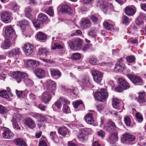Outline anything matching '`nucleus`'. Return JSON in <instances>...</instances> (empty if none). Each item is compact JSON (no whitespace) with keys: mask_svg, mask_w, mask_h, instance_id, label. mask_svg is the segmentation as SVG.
I'll list each match as a JSON object with an SVG mask.
<instances>
[{"mask_svg":"<svg viewBox=\"0 0 146 146\" xmlns=\"http://www.w3.org/2000/svg\"><path fill=\"white\" fill-rule=\"evenodd\" d=\"M46 84L47 90L42 94L41 97L42 101L45 104L48 103L51 100L52 93L53 95H55L56 89V83L50 80L47 81Z\"/></svg>","mask_w":146,"mask_h":146,"instance_id":"1","label":"nucleus"},{"mask_svg":"<svg viewBox=\"0 0 146 146\" xmlns=\"http://www.w3.org/2000/svg\"><path fill=\"white\" fill-rule=\"evenodd\" d=\"M13 78L16 79L18 83H20L22 81V78H24V81L26 84L28 86H31L34 84L33 81L27 78L28 75L24 72H21L19 71L13 72Z\"/></svg>","mask_w":146,"mask_h":146,"instance_id":"2","label":"nucleus"},{"mask_svg":"<svg viewBox=\"0 0 146 146\" xmlns=\"http://www.w3.org/2000/svg\"><path fill=\"white\" fill-rule=\"evenodd\" d=\"M107 90L104 89H101L100 91L97 92L94 95V97L97 100L104 102L108 97Z\"/></svg>","mask_w":146,"mask_h":146,"instance_id":"3","label":"nucleus"},{"mask_svg":"<svg viewBox=\"0 0 146 146\" xmlns=\"http://www.w3.org/2000/svg\"><path fill=\"white\" fill-rule=\"evenodd\" d=\"M93 132L91 128H85L81 129H80L78 137L81 141L85 140L87 139L88 135L92 134Z\"/></svg>","mask_w":146,"mask_h":146,"instance_id":"4","label":"nucleus"},{"mask_svg":"<svg viewBox=\"0 0 146 146\" xmlns=\"http://www.w3.org/2000/svg\"><path fill=\"white\" fill-rule=\"evenodd\" d=\"M68 44L72 49L76 50L81 48L82 45V40L79 38H76L74 39L72 42L69 41Z\"/></svg>","mask_w":146,"mask_h":146,"instance_id":"5","label":"nucleus"},{"mask_svg":"<svg viewBox=\"0 0 146 146\" xmlns=\"http://www.w3.org/2000/svg\"><path fill=\"white\" fill-rule=\"evenodd\" d=\"M5 36L8 38H13L14 40L17 37V36L11 26L7 27L5 28Z\"/></svg>","mask_w":146,"mask_h":146,"instance_id":"6","label":"nucleus"},{"mask_svg":"<svg viewBox=\"0 0 146 146\" xmlns=\"http://www.w3.org/2000/svg\"><path fill=\"white\" fill-rule=\"evenodd\" d=\"M94 81L97 83H99L102 81L103 74V73L98 70H93L92 72Z\"/></svg>","mask_w":146,"mask_h":146,"instance_id":"7","label":"nucleus"},{"mask_svg":"<svg viewBox=\"0 0 146 146\" xmlns=\"http://www.w3.org/2000/svg\"><path fill=\"white\" fill-rule=\"evenodd\" d=\"M135 139V137L128 133H126L123 135L122 141L125 144H129L133 141Z\"/></svg>","mask_w":146,"mask_h":146,"instance_id":"8","label":"nucleus"},{"mask_svg":"<svg viewBox=\"0 0 146 146\" xmlns=\"http://www.w3.org/2000/svg\"><path fill=\"white\" fill-rule=\"evenodd\" d=\"M3 132L2 133V136L5 139H11L14 136L13 133L9 129L3 127L2 129Z\"/></svg>","mask_w":146,"mask_h":146,"instance_id":"9","label":"nucleus"},{"mask_svg":"<svg viewBox=\"0 0 146 146\" xmlns=\"http://www.w3.org/2000/svg\"><path fill=\"white\" fill-rule=\"evenodd\" d=\"M82 87L87 86L90 88H93L94 86L91 83L89 78L88 77L84 76L81 78V81L79 83Z\"/></svg>","mask_w":146,"mask_h":146,"instance_id":"10","label":"nucleus"},{"mask_svg":"<svg viewBox=\"0 0 146 146\" xmlns=\"http://www.w3.org/2000/svg\"><path fill=\"white\" fill-rule=\"evenodd\" d=\"M93 113H87L84 117V119L86 123L89 125H93L94 123V116L95 114V112L93 111Z\"/></svg>","mask_w":146,"mask_h":146,"instance_id":"11","label":"nucleus"},{"mask_svg":"<svg viewBox=\"0 0 146 146\" xmlns=\"http://www.w3.org/2000/svg\"><path fill=\"white\" fill-rule=\"evenodd\" d=\"M11 14L8 11L3 12L1 15V19L5 23H8L10 22Z\"/></svg>","mask_w":146,"mask_h":146,"instance_id":"12","label":"nucleus"},{"mask_svg":"<svg viewBox=\"0 0 146 146\" xmlns=\"http://www.w3.org/2000/svg\"><path fill=\"white\" fill-rule=\"evenodd\" d=\"M19 119V115L17 114L13 116L11 120L13 128L16 130L21 129V127L18 122Z\"/></svg>","mask_w":146,"mask_h":146,"instance_id":"13","label":"nucleus"},{"mask_svg":"<svg viewBox=\"0 0 146 146\" xmlns=\"http://www.w3.org/2000/svg\"><path fill=\"white\" fill-rule=\"evenodd\" d=\"M80 25L83 29H87L91 26V23L89 19L83 18L80 21Z\"/></svg>","mask_w":146,"mask_h":146,"instance_id":"14","label":"nucleus"},{"mask_svg":"<svg viewBox=\"0 0 146 146\" xmlns=\"http://www.w3.org/2000/svg\"><path fill=\"white\" fill-rule=\"evenodd\" d=\"M24 124L28 127L33 129L36 126L35 122L31 118H27L23 120Z\"/></svg>","mask_w":146,"mask_h":146,"instance_id":"15","label":"nucleus"},{"mask_svg":"<svg viewBox=\"0 0 146 146\" xmlns=\"http://www.w3.org/2000/svg\"><path fill=\"white\" fill-rule=\"evenodd\" d=\"M33 46L32 45L26 44L24 45L23 48V50L25 54L29 55L33 52Z\"/></svg>","mask_w":146,"mask_h":146,"instance_id":"16","label":"nucleus"},{"mask_svg":"<svg viewBox=\"0 0 146 146\" xmlns=\"http://www.w3.org/2000/svg\"><path fill=\"white\" fill-rule=\"evenodd\" d=\"M110 144H113L118 141L117 134L116 132L111 133L108 139Z\"/></svg>","mask_w":146,"mask_h":146,"instance_id":"17","label":"nucleus"},{"mask_svg":"<svg viewBox=\"0 0 146 146\" xmlns=\"http://www.w3.org/2000/svg\"><path fill=\"white\" fill-rule=\"evenodd\" d=\"M135 100L140 104L145 103L146 102V95L143 92L139 93L138 97Z\"/></svg>","mask_w":146,"mask_h":146,"instance_id":"18","label":"nucleus"},{"mask_svg":"<svg viewBox=\"0 0 146 146\" xmlns=\"http://www.w3.org/2000/svg\"><path fill=\"white\" fill-rule=\"evenodd\" d=\"M40 64V62L33 59H29L27 60L26 66L28 68H32L34 66H37Z\"/></svg>","mask_w":146,"mask_h":146,"instance_id":"19","label":"nucleus"},{"mask_svg":"<svg viewBox=\"0 0 146 146\" xmlns=\"http://www.w3.org/2000/svg\"><path fill=\"white\" fill-rule=\"evenodd\" d=\"M118 80L119 85L122 86L124 89L126 90L130 87V86L129 83L123 78L119 77Z\"/></svg>","mask_w":146,"mask_h":146,"instance_id":"20","label":"nucleus"},{"mask_svg":"<svg viewBox=\"0 0 146 146\" xmlns=\"http://www.w3.org/2000/svg\"><path fill=\"white\" fill-rule=\"evenodd\" d=\"M34 73L36 76L39 78H43L45 75V71L42 69L39 68L36 69Z\"/></svg>","mask_w":146,"mask_h":146,"instance_id":"21","label":"nucleus"},{"mask_svg":"<svg viewBox=\"0 0 146 146\" xmlns=\"http://www.w3.org/2000/svg\"><path fill=\"white\" fill-rule=\"evenodd\" d=\"M126 69V67L123 63H117L115 65L114 70L115 72L123 71Z\"/></svg>","mask_w":146,"mask_h":146,"instance_id":"22","label":"nucleus"},{"mask_svg":"<svg viewBox=\"0 0 146 146\" xmlns=\"http://www.w3.org/2000/svg\"><path fill=\"white\" fill-rule=\"evenodd\" d=\"M58 132L61 135L64 136L69 133V131L66 127L63 126L58 128Z\"/></svg>","mask_w":146,"mask_h":146,"instance_id":"23","label":"nucleus"},{"mask_svg":"<svg viewBox=\"0 0 146 146\" xmlns=\"http://www.w3.org/2000/svg\"><path fill=\"white\" fill-rule=\"evenodd\" d=\"M136 10L135 8L127 7L125 9V13L128 16H132L136 13Z\"/></svg>","mask_w":146,"mask_h":146,"instance_id":"24","label":"nucleus"},{"mask_svg":"<svg viewBox=\"0 0 146 146\" xmlns=\"http://www.w3.org/2000/svg\"><path fill=\"white\" fill-rule=\"evenodd\" d=\"M61 10L63 12L67 13L70 15L72 13V10L71 7L67 4L63 5L62 7Z\"/></svg>","mask_w":146,"mask_h":146,"instance_id":"25","label":"nucleus"},{"mask_svg":"<svg viewBox=\"0 0 146 146\" xmlns=\"http://www.w3.org/2000/svg\"><path fill=\"white\" fill-rule=\"evenodd\" d=\"M29 22L25 19L20 21L18 22L17 25L20 27L22 30H25L26 26L29 25Z\"/></svg>","mask_w":146,"mask_h":146,"instance_id":"26","label":"nucleus"},{"mask_svg":"<svg viewBox=\"0 0 146 146\" xmlns=\"http://www.w3.org/2000/svg\"><path fill=\"white\" fill-rule=\"evenodd\" d=\"M121 101L116 98H113L112 100V106L115 109L117 110L120 109V103Z\"/></svg>","mask_w":146,"mask_h":146,"instance_id":"27","label":"nucleus"},{"mask_svg":"<svg viewBox=\"0 0 146 146\" xmlns=\"http://www.w3.org/2000/svg\"><path fill=\"white\" fill-rule=\"evenodd\" d=\"M48 20V17L44 13H40L38 16V20L42 23L46 22Z\"/></svg>","mask_w":146,"mask_h":146,"instance_id":"28","label":"nucleus"},{"mask_svg":"<svg viewBox=\"0 0 146 146\" xmlns=\"http://www.w3.org/2000/svg\"><path fill=\"white\" fill-rule=\"evenodd\" d=\"M6 38V40L2 44L1 46V48L3 49H8L10 46V39L11 38Z\"/></svg>","mask_w":146,"mask_h":146,"instance_id":"29","label":"nucleus"},{"mask_svg":"<svg viewBox=\"0 0 146 146\" xmlns=\"http://www.w3.org/2000/svg\"><path fill=\"white\" fill-rule=\"evenodd\" d=\"M38 53L39 55L46 57L50 54V52L46 48H40Z\"/></svg>","mask_w":146,"mask_h":146,"instance_id":"30","label":"nucleus"},{"mask_svg":"<svg viewBox=\"0 0 146 146\" xmlns=\"http://www.w3.org/2000/svg\"><path fill=\"white\" fill-rule=\"evenodd\" d=\"M21 50L19 48H16L13 49L9 52V54L10 56L19 55L21 54Z\"/></svg>","mask_w":146,"mask_h":146,"instance_id":"31","label":"nucleus"},{"mask_svg":"<svg viewBox=\"0 0 146 146\" xmlns=\"http://www.w3.org/2000/svg\"><path fill=\"white\" fill-rule=\"evenodd\" d=\"M10 5L11 10L14 12H18L19 11L20 7L15 2H11Z\"/></svg>","mask_w":146,"mask_h":146,"instance_id":"32","label":"nucleus"},{"mask_svg":"<svg viewBox=\"0 0 146 146\" xmlns=\"http://www.w3.org/2000/svg\"><path fill=\"white\" fill-rule=\"evenodd\" d=\"M14 143L16 145L20 146H27L25 142L21 138H19L15 139Z\"/></svg>","mask_w":146,"mask_h":146,"instance_id":"33","label":"nucleus"},{"mask_svg":"<svg viewBox=\"0 0 146 146\" xmlns=\"http://www.w3.org/2000/svg\"><path fill=\"white\" fill-rule=\"evenodd\" d=\"M50 74L52 76H58L60 78L61 76L60 72L57 69H51L50 70Z\"/></svg>","mask_w":146,"mask_h":146,"instance_id":"34","label":"nucleus"},{"mask_svg":"<svg viewBox=\"0 0 146 146\" xmlns=\"http://www.w3.org/2000/svg\"><path fill=\"white\" fill-rule=\"evenodd\" d=\"M88 35L91 37L95 38L97 36L95 28L93 27L91 28L88 32Z\"/></svg>","mask_w":146,"mask_h":146,"instance_id":"35","label":"nucleus"},{"mask_svg":"<svg viewBox=\"0 0 146 146\" xmlns=\"http://www.w3.org/2000/svg\"><path fill=\"white\" fill-rule=\"evenodd\" d=\"M32 11V9L30 7H28L25 8V12L26 17L29 19H31L32 16L30 14Z\"/></svg>","mask_w":146,"mask_h":146,"instance_id":"36","label":"nucleus"},{"mask_svg":"<svg viewBox=\"0 0 146 146\" xmlns=\"http://www.w3.org/2000/svg\"><path fill=\"white\" fill-rule=\"evenodd\" d=\"M37 38L40 40H44L47 38V36L42 32H39L37 34Z\"/></svg>","mask_w":146,"mask_h":146,"instance_id":"37","label":"nucleus"},{"mask_svg":"<svg viewBox=\"0 0 146 146\" xmlns=\"http://www.w3.org/2000/svg\"><path fill=\"white\" fill-rule=\"evenodd\" d=\"M104 27L106 29L109 30H112L113 29V26L112 24H110L107 21H105L103 23Z\"/></svg>","mask_w":146,"mask_h":146,"instance_id":"38","label":"nucleus"},{"mask_svg":"<svg viewBox=\"0 0 146 146\" xmlns=\"http://www.w3.org/2000/svg\"><path fill=\"white\" fill-rule=\"evenodd\" d=\"M0 96L5 98L8 99L9 96L6 90H2L0 91Z\"/></svg>","mask_w":146,"mask_h":146,"instance_id":"39","label":"nucleus"},{"mask_svg":"<svg viewBox=\"0 0 146 146\" xmlns=\"http://www.w3.org/2000/svg\"><path fill=\"white\" fill-rule=\"evenodd\" d=\"M123 23L126 25L129 24L130 22L131 21V19H129L125 15L123 16L122 17Z\"/></svg>","mask_w":146,"mask_h":146,"instance_id":"40","label":"nucleus"},{"mask_svg":"<svg viewBox=\"0 0 146 146\" xmlns=\"http://www.w3.org/2000/svg\"><path fill=\"white\" fill-rule=\"evenodd\" d=\"M81 55L79 53H74L71 57L74 60H79L81 58Z\"/></svg>","mask_w":146,"mask_h":146,"instance_id":"41","label":"nucleus"},{"mask_svg":"<svg viewBox=\"0 0 146 146\" xmlns=\"http://www.w3.org/2000/svg\"><path fill=\"white\" fill-rule=\"evenodd\" d=\"M135 117L136 120L139 122L143 121V118L142 115L139 113H137L135 114Z\"/></svg>","mask_w":146,"mask_h":146,"instance_id":"42","label":"nucleus"},{"mask_svg":"<svg viewBox=\"0 0 146 146\" xmlns=\"http://www.w3.org/2000/svg\"><path fill=\"white\" fill-rule=\"evenodd\" d=\"M62 110L63 111L66 113H68L70 112V108L67 104H64L63 106Z\"/></svg>","mask_w":146,"mask_h":146,"instance_id":"43","label":"nucleus"},{"mask_svg":"<svg viewBox=\"0 0 146 146\" xmlns=\"http://www.w3.org/2000/svg\"><path fill=\"white\" fill-rule=\"evenodd\" d=\"M90 62L92 64H98L99 61L96 58L93 56L90 58Z\"/></svg>","mask_w":146,"mask_h":146,"instance_id":"44","label":"nucleus"},{"mask_svg":"<svg viewBox=\"0 0 146 146\" xmlns=\"http://www.w3.org/2000/svg\"><path fill=\"white\" fill-rule=\"evenodd\" d=\"M142 81V79L139 77H137L136 76H134L133 79L132 80V82L135 84L137 83H141Z\"/></svg>","mask_w":146,"mask_h":146,"instance_id":"45","label":"nucleus"},{"mask_svg":"<svg viewBox=\"0 0 146 146\" xmlns=\"http://www.w3.org/2000/svg\"><path fill=\"white\" fill-rule=\"evenodd\" d=\"M44 11L50 16H52L54 14L53 11L51 7H50L48 9L45 10Z\"/></svg>","mask_w":146,"mask_h":146,"instance_id":"46","label":"nucleus"},{"mask_svg":"<svg viewBox=\"0 0 146 146\" xmlns=\"http://www.w3.org/2000/svg\"><path fill=\"white\" fill-rule=\"evenodd\" d=\"M98 17L93 15H91L90 16V18L91 21L94 23H96L97 22L98 20Z\"/></svg>","mask_w":146,"mask_h":146,"instance_id":"47","label":"nucleus"},{"mask_svg":"<svg viewBox=\"0 0 146 146\" xmlns=\"http://www.w3.org/2000/svg\"><path fill=\"white\" fill-rule=\"evenodd\" d=\"M126 59L127 62L130 63L133 62L135 60V57L133 55L126 57Z\"/></svg>","mask_w":146,"mask_h":146,"instance_id":"48","label":"nucleus"},{"mask_svg":"<svg viewBox=\"0 0 146 146\" xmlns=\"http://www.w3.org/2000/svg\"><path fill=\"white\" fill-rule=\"evenodd\" d=\"M38 121L39 122H46L47 121V119L46 116L40 114Z\"/></svg>","mask_w":146,"mask_h":146,"instance_id":"49","label":"nucleus"},{"mask_svg":"<svg viewBox=\"0 0 146 146\" xmlns=\"http://www.w3.org/2000/svg\"><path fill=\"white\" fill-rule=\"evenodd\" d=\"M30 115L34 118L36 119L38 121L40 115V113H36L32 112L30 113Z\"/></svg>","mask_w":146,"mask_h":146,"instance_id":"50","label":"nucleus"},{"mask_svg":"<svg viewBox=\"0 0 146 146\" xmlns=\"http://www.w3.org/2000/svg\"><path fill=\"white\" fill-rule=\"evenodd\" d=\"M56 132L55 131H51L50 133V138L52 141H54V138L56 136Z\"/></svg>","mask_w":146,"mask_h":146,"instance_id":"51","label":"nucleus"},{"mask_svg":"<svg viewBox=\"0 0 146 146\" xmlns=\"http://www.w3.org/2000/svg\"><path fill=\"white\" fill-rule=\"evenodd\" d=\"M82 104V102L81 100H77L73 103V105L74 108H77L79 105Z\"/></svg>","mask_w":146,"mask_h":146,"instance_id":"52","label":"nucleus"},{"mask_svg":"<svg viewBox=\"0 0 146 146\" xmlns=\"http://www.w3.org/2000/svg\"><path fill=\"white\" fill-rule=\"evenodd\" d=\"M124 121L125 124L128 126H130L131 125V121L129 117H125L124 118Z\"/></svg>","mask_w":146,"mask_h":146,"instance_id":"53","label":"nucleus"},{"mask_svg":"<svg viewBox=\"0 0 146 146\" xmlns=\"http://www.w3.org/2000/svg\"><path fill=\"white\" fill-rule=\"evenodd\" d=\"M97 134L99 136L101 137L102 138H103L105 137V133L103 131L100 130L98 132Z\"/></svg>","mask_w":146,"mask_h":146,"instance_id":"54","label":"nucleus"},{"mask_svg":"<svg viewBox=\"0 0 146 146\" xmlns=\"http://www.w3.org/2000/svg\"><path fill=\"white\" fill-rule=\"evenodd\" d=\"M146 17V15L145 13L140 12L139 13V15L137 18L138 20L142 19L145 18Z\"/></svg>","mask_w":146,"mask_h":146,"instance_id":"55","label":"nucleus"},{"mask_svg":"<svg viewBox=\"0 0 146 146\" xmlns=\"http://www.w3.org/2000/svg\"><path fill=\"white\" fill-rule=\"evenodd\" d=\"M63 47L61 46L60 44H54V46H52L51 47V49L52 50L56 49V48L58 49H60L62 48Z\"/></svg>","mask_w":146,"mask_h":146,"instance_id":"56","label":"nucleus"},{"mask_svg":"<svg viewBox=\"0 0 146 146\" xmlns=\"http://www.w3.org/2000/svg\"><path fill=\"white\" fill-rule=\"evenodd\" d=\"M7 110L5 107L0 105V113L1 114H3Z\"/></svg>","mask_w":146,"mask_h":146,"instance_id":"57","label":"nucleus"},{"mask_svg":"<svg viewBox=\"0 0 146 146\" xmlns=\"http://www.w3.org/2000/svg\"><path fill=\"white\" fill-rule=\"evenodd\" d=\"M38 108L42 111H45L46 109V107L42 104L38 105Z\"/></svg>","mask_w":146,"mask_h":146,"instance_id":"58","label":"nucleus"},{"mask_svg":"<svg viewBox=\"0 0 146 146\" xmlns=\"http://www.w3.org/2000/svg\"><path fill=\"white\" fill-rule=\"evenodd\" d=\"M38 127L40 128H44L46 125L44 122H39V123L38 124Z\"/></svg>","mask_w":146,"mask_h":146,"instance_id":"59","label":"nucleus"},{"mask_svg":"<svg viewBox=\"0 0 146 146\" xmlns=\"http://www.w3.org/2000/svg\"><path fill=\"white\" fill-rule=\"evenodd\" d=\"M140 20H136V23L137 25L139 26H143L144 24V21H139Z\"/></svg>","mask_w":146,"mask_h":146,"instance_id":"60","label":"nucleus"},{"mask_svg":"<svg viewBox=\"0 0 146 146\" xmlns=\"http://www.w3.org/2000/svg\"><path fill=\"white\" fill-rule=\"evenodd\" d=\"M115 90L116 92H122L123 90L121 86H118L115 88Z\"/></svg>","mask_w":146,"mask_h":146,"instance_id":"61","label":"nucleus"},{"mask_svg":"<svg viewBox=\"0 0 146 146\" xmlns=\"http://www.w3.org/2000/svg\"><path fill=\"white\" fill-rule=\"evenodd\" d=\"M55 104L59 109L61 108L62 105L59 100H58L56 102Z\"/></svg>","mask_w":146,"mask_h":146,"instance_id":"62","label":"nucleus"},{"mask_svg":"<svg viewBox=\"0 0 146 146\" xmlns=\"http://www.w3.org/2000/svg\"><path fill=\"white\" fill-rule=\"evenodd\" d=\"M60 99L62 103H65L66 104H69L70 103L68 100L65 98H61Z\"/></svg>","mask_w":146,"mask_h":146,"instance_id":"63","label":"nucleus"},{"mask_svg":"<svg viewBox=\"0 0 146 146\" xmlns=\"http://www.w3.org/2000/svg\"><path fill=\"white\" fill-rule=\"evenodd\" d=\"M38 146H47V145L45 142L41 141L39 142Z\"/></svg>","mask_w":146,"mask_h":146,"instance_id":"64","label":"nucleus"}]
</instances>
